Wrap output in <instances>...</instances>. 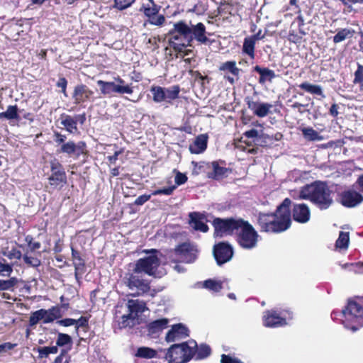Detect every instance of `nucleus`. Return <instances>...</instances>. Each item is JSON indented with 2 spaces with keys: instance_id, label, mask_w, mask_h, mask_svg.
Instances as JSON below:
<instances>
[{
  "instance_id": "f257e3e1",
  "label": "nucleus",
  "mask_w": 363,
  "mask_h": 363,
  "mask_svg": "<svg viewBox=\"0 0 363 363\" xmlns=\"http://www.w3.org/2000/svg\"><path fill=\"white\" fill-rule=\"evenodd\" d=\"M290 205L291 200L285 199L274 213H260L258 223L261 230L267 233H279L289 228L291 223Z\"/></svg>"
},
{
  "instance_id": "f03ea898",
  "label": "nucleus",
  "mask_w": 363,
  "mask_h": 363,
  "mask_svg": "<svg viewBox=\"0 0 363 363\" xmlns=\"http://www.w3.org/2000/svg\"><path fill=\"white\" fill-rule=\"evenodd\" d=\"M291 196L296 199L310 200L321 209L328 208L333 203L330 190L320 182L305 185L298 191H292Z\"/></svg>"
},
{
  "instance_id": "7ed1b4c3",
  "label": "nucleus",
  "mask_w": 363,
  "mask_h": 363,
  "mask_svg": "<svg viewBox=\"0 0 363 363\" xmlns=\"http://www.w3.org/2000/svg\"><path fill=\"white\" fill-rule=\"evenodd\" d=\"M240 225L236 232L237 240L241 247L252 250L257 245L259 235L254 227L248 222L240 219Z\"/></svg>"
},
{
  "instance_id": "20e7f679",
  "label": "nucleus",
  "mask_w": 363,
  "mask_h": 363,
  "mask_svg": "<svg viewBox=\"0 0 363 363\" xmlns=\"http://www.w3.org/2000/svg\"><path fill=\"white\" fill-rule=\"evenodd\" d=\"M193 346L186 343L181 345L175 344L168 350L165 358L169 363H186L189 361L194 354V348L196 346L195 342H192Z\"/></svg>"
},
{
  "instance_id": "39448f33",
  "label": "nucleus",
  "mask_w": 363,
  "mask_h": 363,
  "mask_svg": "<svg viewBox=\"0 0 363 363\" xmlns=\"http://www.w3.org/2000/svg\"><path fill=\"white\" fill-rule=\"evenodd\" d=\"M96 83L101 93L105 96H112L113 94H131L133 92V87L119 77L111 82L98 80Z\"/></svg>"
},
{
  "instance_id": "423d86ee",
  "label": "nucleus",
  "mask_w": 363,
  "mask_h": 363,
  "mask_svg": "<svg viewBox=\"0 0 363 363\" xmlns=\"http://www.w3.org/2000/svg\"><path fill=\"white\" fill-rule=\"evenodd\" d=\"M147 256L140 258L135 262V271L144 272L150 276H155L156 270L160 264L159 252L155 249L147 252Z\"/></svg>"
},
{
  "instance_id": "0eeeda50",
  "label": "nucleus",
  "mask_w": 363,
  "mask_h": 363,
  "mask_svg": "<svg viewBox=\"0 0 363 363\" xmlns=\"http://www.w3.org/2000/svg\"><path fill=\"white\" fill-rule=\"evenodd\" d=\"M128 313L122 316L120 325L122 328L133 327L138 323V315L146 309L145 303L139 300H129L127 303Z\"/></svg>"
},
{
  "instance_id": "6e6552de",
  "label": "nucleus",
  "mask_w": 363,
  "mask_h": 363,
  "mask_svg": "<svg viewBox=\"0 0 363 363\" xmlns=\"http://www.w3.org/2000/svg\"><path fill=\"white\" fill-rule=\"evenodd\" d=\"M342 313L348 320L357 323L356 325H353L351 327L345 324V328H350L353 332H355L363 326V306L357 301L349 300L345 309L342 311Z\"/></svg>"
},
{
  "instance_id": "1a4fd4ad",
  "label": "nucleus",
  "mask_w": 363,
  "mask_h": 363,
  "mask_svg": "<svg viewBox=\"0 0 363 363\" xmlns=\"http://www.w3.org/2000/svg\"><path fill=\"white\" fill-rule=\"evenodd\" d=\"M177 30L185 36H188L191 42L193 38L202 44H206L208 42V38L206 36V27L202 23H198L189 27L183 21H179L177 23Z\"/></svg>"
},
{
  "instance_id": "9d476101",
  "label": "nucleus",
  "mask_w": 363,
  "mask_h": 363,
  "mask_svg": "<svg viewBox=\"0 0 363 363\" xmlns=\"http://www.w3.org/2000/svg\"><path fill=\"white\" fill-rule=\"evenodd\" d=\"M140 272H127L123 279L124 284L131 291H136L138 294H145L150 291V282L143 278Z\"/></svg>"
},
{
  "instance_id": "9b49d317",
  "label": "nucleus",
  "mask_w": 363,
  "mask_h": 363,
  "mask_svg": "<svg viewBox=\"0 0 363 363\" xmlns=\"http://www.w3.org/2000/svg\"><path fill=\"white\" fill-rule=\"evenodd\" d=\"M197 252L198 250L194 245L184 242L174 249L170 257L174 262L191 263L196 259Z\"/></svg>"
},
{
  "instance_id": "f8f14e48",
  "label": "nucleus",
  "mask_w": 363,
  "mask_h": 363,
  "mask_svg": "<svg viewBox=\"0 0 363 363\" xmlns=\"http://www.w3.org/2000/svg\"><path fill=\"white\" fill-rule=\"evenodd\" d=\"M51 174L48 178L52 189H60L67 183V176L62 165L56 160L50 162Z\"/></svg>"
},
{
  "instance_id": "ddd939ff",
  "label": "nucleus",
  "mask_w": 363,
  "mask_h": 363,
  "mask_svg": "<svg viewBox=\"0 0 363 363\" xmlns=\"http://www.w3.org/2000/svg\"><path fill=\"white\" fill-rule=\"evenodd\" d=\"M240 219H215L213 220V226L215 228V236L221 238L227 235L236 234L238 228L240 225Z\"/></svg>"
},
{
  "instance_id": "4468645a",
  "label": "nucleus",
  "mask_w": 363,
  "mask_h": 363,
  "mask_svg": "<svg viewBox=\"0 0 363 363\" xmlns=\"http://www.w3.org/2000/svg\"><path fill=\"white\" fill-rule=\"evenodd\" d=\"M60 316V311L57 307H52L48 310L40 309L31 313L29 318V325H35L40 320L44 323L54 321Z\"/></svg>"
},
{
  "instance_id": "2eb2a0df",
  "label": "nucleus",
  "mask_w": 363,
  "mask_h": 363,
  "mask_svg": "<svg viewBox=\"0 0 363 363\" xmlns=\"http://www.w3.org/2000/svg\"><path fill=\"white\" fill-rule=\"evenodd\" d=\"M169 44L176 52H181L186 47L191 46V39L180 33L177 30L175 23L174 28L169 32Z\"/></svg>"
},
{
  "instance_id": "dca6fc26",
  "label": "nucleus",
  "mask_w": 363,
  "mask_h": 363,
  "mask_svg": "<svg viewBox=\"0 0 363 363\" xmlns=\"http://www.w3.org/2000/svg\"><path fill=\"white\" fill-rule=\"evenodd\" d=\"M213 255L218 264L221 265L231 259L233 248L228 244L220 242L214 247Z\"/></svg>"
},
{
  "instance_id": "f3484780",
  "label": "nucleus",
  "mask_w": 363,
  "mask_h": 363,
  "mask_svg": "<svg viewBox=\"0 0 363 363\" xmlns=\"http://www.w3.org/2000/svg\"><path fill=\"white\" fill-rule=\"evenodd\" d=\"M245 101L248 108L250 109L255 116L259 118L267 116L269 113L271 108L273 107V105L271 104L255 101L250 96H247Z\"/></svg>"
},
{
  "instance_id": "a211bd4d",
  "label": "nucleus",
  "mask_w": 363,
  "mask_h": 363,
  "mask_svg": "<svg viewBox=\"0 0 363 363\" xmlns=\"http://www.w3.org/2000/svg\"><path fill=\"white\" fill-rule=\"evenodd\" d=\"M363 202V195L356 190L349 189L342 193V205L354 208Z\"/></svg>"
},
{
  "instance_id": "6ab92c4d",
  "label": "nucleus",
  "mask_w": 363,
  "mask_h": 363,
  "mask_svg": "<svg viewBox=\"0 0 363 363\" xmlns=\"http://www.w3.org/2000/svg\"><path fill=\"white\" fill-rule=\"evenodd\" d=\"M58 151L59 152L65 153L69 155H75L78 157L80 155L85 153L86 143L83 141L75 143L69 140L63 143Z\"/></svg>"
},
{
  "instance_id": "aec40b11",
  "label": "nucleus",
  "mask_w": 363,
  "mask_h": 363,
  "mask_svg": "<svg viewBox=\"0 0 363 363\" xmlns=\"http://www.w3.org/2000/svg\"><path fill=\"white\" fill-rule=\"evenodd\" d=\"M219 69L225 73H230L232 76L225 75L224 78L231 84H234L240 79V69H239L235 61H227L223 62Z\"/></svg>"
},
{
  "instance_id": "412c9836",
  "label": "nucleus",
  "mask_w": 363,
  "mask_h": 363,
  "mask_svg": "<svg viewBox=\"0 0 363 363\" xmlns=\"http://www.w3.org/2000/svg\"><path fill=\"white\" fill-rule=\"evenodd\" d=\"M94 94L93 91L84 84L77 85L72 94V99L75 104H82L88 101L91 96Z\"/></svg>"
},
{
  "instance_id": "4be33fe9",
  "label": "nucleus",
  "mask_w": 363,
  "mask_h": 363,
  "mask_svg": "<svg viewBox=\"0 0 363 363\" xmlns=\"http://www.w3.org/2000/svg\"><path fill=\"white\" fill-rule=\"evenodd\" d=\"M189 224L195 230L203 233L208 230V225L205 223L206 218L205 215L199 212H191L189 214Z\"/></svg>"
},
{
  "instance_id": "5701e85b",
  "label": "nucleus",
  "mask_w": 363,
  "mask_h": 363,
  "mask_svg": "<svg viewBox=\"0 0 363 363\" xmlns=\"http://www.w3.org/2000/svg\"><path fill=\"white\" fill-rule=\"evenodd\" d=\"M310 216V210L307 205L304 203L294 205L293 208V217L296 221L305 223L309 220Z\"/></svg>"
},
{
  "instance_id": "b1692460",
  "label": "nucleus",
  "mask_w": 363,
  "mask_h": 363,
  "mask_svg": "<svg viewBox=\"0 0 363 363\" xmlns=\"http://www.w3.org/2000/svg\"><path fill=\"white\" fill-rule=\"evenodd\" d=\"M263 320L266 327L275 328L286 324L285 319L278 315L275 311H267L264 315Z\"/></svg>"
},
{
  "instance_id": "393cba45",
  "label": "nucleus",
  "mask_w": 363,
  "mask_h": 363,
  "mask_svg": "<svg viewBox=\"0 0 363 363\" xmlns=\"http://www.w3.org/2000/svg\"><path fill=\"white\" fill-rule=\"evenodd\" d=\"M187 329L182 324L175 325L167 333L166 340L168 342H174L188 335Z\"/></svg>"
},
{
  "instance_id": "a878e982",
  "label": "nucleus",
  "mask_w": 363,
  "mask_h": 363,
  "mask_svg": "<svg viewBox=\"0 0 363 363\" xmlns=\"http://www.w3.org/2000/svg\"><path fill=\"white\" fill-rule=\"evenodd\" d=\"M208 137L205 134H201L196 137L194 142L189 145V150L191 153L199 154L203 152L207 147Z\"/></svg>"
},
{
  "instance_id": "bb28decb",
  "label": "nucleus",
  "mask_w": 363,
  "mask_h": 363,
  "mask_svg": "<svg viewBox=\"0 0 363 363\" xmlns=\"http://www.w3.org/2000/svg\"><path fill=\"white\" fill-rule=\"evenodd\" d=\"M254 70L260 75L259 79V82L260 84H264L266 81L271 82L276 77L274 72L269 68H264L257 65L254 67Z\"/></svg>"
},
{
  "instance_id": "cd10ccee",
  "label": "nucleus",
  "mask_w": 363,
  "mask_h": 363,
  "mask_svg": "<svg viewBox=\"0 0 363 363\" xmlns=\"http://www.w3.org/2000/svg\"><path fill=\"white\" fill-rule=\"evenodd\" d=\"M167 318H161L150 323L147 325L149 333L154 334L159 333L167 327Z\"/></svg>"
},
{
  "instance_id": "c85d7f7f",
  "label": "nucleus",
  "mask_w": 363,
  "mask_h": 363,
  "mask_svg": "<svg viewBox=\"0 0 363 363\" xmlns=\"http://www.w3.org/2000/svg\"><path fill=\"white\" fill-rule=\"evenodd\" d=\"M61 124L65 126L67 131L70 133L78 132L77 126V120L70 116H65L61 118Z\"/></svg>"
},
{
  "instance_id": "c756f323",
  "label": "nucleus",
  "mask_w": 363,
  "mask_h": 363,
  "mask_svg": "<svg viewBox=\"0 0 363 363\" xmlns=\"http://www.w3.org/2000/svg\"><path fill=\"white\" fill-rule=\"evenodd\" d=\"M20 280L15 277L8 279H0V292L4 291H14Z\"/></svg>"
},
{
  "instance_id": "7c9ffc66",
  "label": "nucleus",
  "mask_w": 363,
  "mask_h": 363,
  "mask_svg": "<svg viewBox=\"0 0 363 363\" xmlns=\"http://www.w3.org/2000/svg\"><path fill=\"white\" fill-rule=\"evenodd\" d=\"M147 1L148 3L144 4L140 10H143L145 15L150 18L158 13L160 7L156 5L153 0Z\"/></svg>"
},
{
  "instance_id": "2f4dec72",
  "label": "nucleus",
  "mask_w": 363,
  "mask_h": 363,
  "mask_svg": "<svg viewBox=\"0 0 363 363\" xmlns=\"http://www.w3.org/2000/svg\"><path fill=\"white\" fill-rule=\"evenodd\" d=\"M299 87L301 89L306 91L310 94H315L318 96H321L322 97H325V96L323 93V91H322V88L319 85L312 84L307 82H305L301 83L299 85Z\"/></svg>"
},
{
  "instance_id": "473e14b6",
  "label": "nucleus",
  "mask_w": 363,
  "mask_h": 363,
  "mask_svg": "<svg viewBox=\"0 0 363 363\" xmlns=\"http://www.w3.org/2000/svg\"><path fill=\"white\" fill-rule=\"evenodd\" d=\"M152 94V99L156 103L165 101L164 88L159 86H153L150 89Z\"/></svg>"
},
{
  "instance_id": "72a5a7b5",
  "label": "nucleus",
  "mask_w": 363,
  "mask_h": 363,
  "mask_svg": "<svg viewBox=\"0 0 363 363\" xmlns=\"http://www.w3.org/2000/svg\"><path fill=\"white\" fill-rule=\"evenodd\" d=\"M0 118H6L8 120L18 119L17 106H9L4 112L0 113Z\"/></svg>"
},
{
  "instance_id": "f704fd0d",
  "label": "nucleus",
  "mask_w": 363,
  "mask_h": 363,
  "mask_svg": "<svg viewBox=\"0 0 363 363\" xmlns=\"http://www.w3.org/2000/svg\"><path fill=\"white\" fill-rule=\"evenodd\" d=\"M255 42L253 39L245 38L243 43L242 51L247 54L251 58L255 57Z\"/></svg>"
},
{
  "instance_id": "c9c22d12",
  "label": "nucleus",
  "mask_w": 363,
  "mask_h": 363,
  "mask_svg": "<svg viewBox=\"0 0 363 363\" xmlns=\"http://www.w3.org/2000/svg\"><path fill=\"white\" fill-rule=\"evenodd\" d=\"M301 132L304 138L310 141L321 140L322 137L319 133L312 128H303Z\"/></svg>"
},
{
  "instance_id": "e433bc0d",
  "label": "nucleus",
  "mask_w": 363,
  "mask_h": 363,
  "mask_svg": "<svg viewBox=\"0 0 363 363\" xmlns=\"http://www.w3.org/2000/svg\"><path fill=\"white\" fill-rule=\"evenodd\" d=\"M180 89L178 86H172L169 88H164V97L166 102H171L178 98Z\"/></svg>"
},
{
  "instance_id": "4c0bfd02",
  "label": "nucleus",
  "mask_w": 363,
  "mask_h": 363,
  "mask_svg": "<svg viewBox=\"0 0 363 363\" xmlns=\"http://www.w3.org/2000/svg\"><path fill=\"white\" fill-rule=\"evenodd\" d=\"M39 358H47L50 354H57L58 347L57 346L40 347L37 349Z\"/></svg>"
},
{
  "instance_id": "58836bf2",
  "label": "nucleus",
  "mask_w": 363,
  "mask_h": 363,
  "mask_svg": "<svg viewBox=\"0 0 363 363\" xmlns=\"http://www.w3.org/2000/svg\"><path fill=\"white\" fill-rule=\"evenodd\" d=\"M13 264L6 262L4 258L0 259V276L10 277L13 273Z\"/></svg>"
},
{
  "instance_id": "ea45409f",
  "label": "nucleus",
  "mask_w": 363,
  "mask_h": 363,
  "mask_svg": "<svg viewBox=\"0 0 363 363\" xmlns=\"http://www.w3.org/2000/svg\"><path fill=\"white\" fill-rule=\"evenodd\" d=\"M72 257L76 271L75 274L76 276H77V272L82 269L84 265V260L81 258L79 252L73 248H72Z\"/></svg>"
},
{
  "instance_id": "a19ab883",
  "label": "nucleus",
  "mask_w": 363,
  "mask_h": 363,
  "mask_svg": "<svg viewBox=\"0 0 363 363\" xmlns=\"http://www.w3.org/2000/svg\"><path fill=\"white\" fill-rule=\"evenodd\" d=\"M157 352L155 350L150 347H139L136 352V356L142 358H153L156 356Z\"/></svg>"
},
{
  "instance_id": "79ce46f5",
  "label": "nucleus",
  "mask_w": 363,
  "mask_h": 363,
  "mask_svg": "<svg viewBox=\"0 0 363 363\" xmlns=\"http://www.w3.org/2000/svg\"><path fill=\"white\" fill-rule=\"evenodd\" d=\"M223 281L213 279H208L203 282V286L214 292L219 291L223 288Z\"/></svg>"
},
{
  "instance_id": "37998d69",
  "label": "nucleus",
  "mask_w": 363,
  "mask_h": 363,
  "mask_svg": "<svg viewBox=\"0 0 363 363\" xmlns=\"http://www.w3.org/2000/svg\"><path fill=\"white\" fill-rule=\"evenodd\" d=\"M195 347H197V350H196L197 359L206 358L211 353L210 347L206 344H201L199 347H197V345H196Z\"/></svg>"
},
{
  "instance_id": "c03bdc74",
  "label": "nucleus",
  "mask_w": 363,
  "mask_h": 363,
  "mask_svg": "<svg viewBox=\"0 0 363 363\" xmlns=\"http://www.w3.org/2000/svg\"><path fill=\"white\" fill-rule=\"evenodd\" d=\"M342 269H348L349 271L353 272L355 274L360 273L363 269V263H345L342 264Z\"/></svg>"
},
{
  "instance_id": "a18cd8bd",
  "label": "nucleus",
  "mask_w": 363,
  "mask_h": 363,
  "mask_svg": "<svg viewBox=\"0 0 363 363\" xmlns=\"http://www.w3.org/2000/svg\"><path fill=\"white\" fill-rule=\"evenodd\" d=\"M72 344V338L71 337L65 333H59L57 335V339L56 341V345L58 347H63L67 345H71Z\"/></svg>"
},
{
  "instance_id": "49530a36",
  "label": "nucleus",
  "mask_w": 363,
  "mask_h": 363,
  "mask_svg": "<svg viewBox=\"0 0 363 363\" xmlns=\"http://www.w3.org/2000/svg\"><path fill=\"white\" fill-rule=\"evenodd\" d=\"M4 256L6 257L9 259H21L22 257L21 252L16 248L11 249V250H4L2 252Z\"/></svg>"
},
{
  "instance_id": "de8ad7c7",
  "label": "nucleus",
  "mask_w": 363,
  "mask_h": 363,
  "mask_svg": "<svg viewBox=\"0 0 363 363\" xmlns=\"http://www.w3.org/2000/svg\"><path fill=\"white\" fill-rule=\"evenodd\" d=\"M354 169V163L350 160L342 162V172L343 174L348 176L350 175Z\"/></svg>"
},
{
  "instance_id": "09e8293b",
  "label": "nucleus",
  "mask_w": 363,
  "mask_h": 363,
  "mask_svg": "<svg viewBox=\"0 0 363 363\" xmlns=\"http://www.w3.org/2000/svg\"><path fill=\"white\" fill-rule=\"evenodd\" d=\"M212 169L213 171L214 177L218 178L225 174L226 172V169L222 167H220L216 162H213L211 164Z\"/></svg>"
},
{
  "instance_id": "8fccbe9b",
  "label": "nucleus",
  "mask_w": 363,
  "mask_h": 363,
  "mask_svg": "<svg viewBox=\"0 0 363 363\" xmlns=\"http://www.w3.org/2000/svg\"><path fill=\"white\" fill-rule=\"evenodd\" d=\"M134 1L135 0H114V6L119 10H123L131 6Z\"/></svg>"
},
{
  "instance_id": "3c124183",
  "label": "nucleus",
  "mask_w": 363,
  "mask_h": 363,
  "mask_svg": "<svg viewBox=\"0 0 363 363\" xmlns=\"http://www.w3.org/2000/svg\"><path fill=\"white\" fill-rule=\"evenodd\" d=\"M175 188H176L175 186H172L165 187L163 189H157L152 193V195H154V196L160 195V194L171 195L173 193Z\"/></svg>"
},
{
  "instance_id": "603ef678",
  "label": "nucleus",
  "mask_w": 363,
  "mask_h": 363,
  "mask_svg": "<svg viewBox=\"0 0 363 363\" xmlns=\"http://www.w3.org/2000/svg\"><path fill=\"white\" fill-rule=\"evenodd\" d=\"M165 21L164 16L163 15H155L152 17H150L148 20V22L155 26H162Z\"/></svg>"
},
{
  "instance_id": "864d4df0",
  "label": "nucleus",
  "mask_w": 363,
  "mask_h": 363,
  "mask_svg": "<svg viewBox=\"0 0 363 363\" xmlns=\"http://www.w3.org/2000/svg\"><path fill=\"white\" fill-rule=\"evenodd\" d=\"M23 260H24L25 263L27 264L29 266H31V267H36L40 266V259H38L37 258L29 257V256H28L26 255H25L23 257Z\"/></svg>"
},
{
  "instance_id": "5fc2aeb1",
  "label": "nucleus",
  "mask_w": 363,
  "mask_h": 363,
  "mask_svg": "<svg viewBox=\"0 0 363 363\" xmlns=\"http://www.w3.org/2000/svg\"><path fill=\"white\" fill-rule=\"evenodd\" d=\"M354 83H358L363 88V66L359 65L357 70L355 72Z\"/></svg>"
},
{
  "instance_id": "6e6d98bb",
  "label": "nucleus",
  "mask_w": 363,
  "mask_h": 363,
  "mask_svg": "<svg viewBox=\"0 0 363 363\" xmlns=\"http://www.w3.org/2000/svg\"><path fill=\"white\" fill-rule=\"evenodd\" d=\"M350 243V233L349 232L342 231V252L347 250Z\"/></svg>"
},
{
  "instance_id": "4d7b16f0",
  "label": "nucleus",
  "mask_w": 363,
  "mask_h": 363,
  "mask_svg": "<svg viewBox=\"0 0 363 363\" xmlns=\"http://www.w3.org/2000/svg\"><path fill=\"white\" fill-rule=\"evenodd\" d=\"M57 86L62 89V93L64 94L65 96H67L66 88L67 85V81L65 78L62 77L60 78L58 82H57Z\"/></svg>"
},
{
  "instance_id": "13d9d810",
  "label": "nucleus",
  "mask_w": 363,
  "mask_h": 363,
  "mask_svg": "<svg viewBox=\"0 0 363 363\" xmlns=\"http://www.w3.org/2000/svg\"><path fill=\"white\" fill-rule=\"evenodd\" d=\"M150 197H151V195H147V194L141 195L135 199L134 204H135L137 206H141V205L144 204L145 202H147L150 199Z\"/></svg>"
},
{
  "instance_id": "bf43d9fd",
  "label": "nucleus",
  "mask_w": 363,
  "mask_h": 363,
  "mask_svg": "<svg viewBox=\"0 0 363 363\" xmlns=\"http://www.w3.org/2000/svg\"><path fill=\"white\" fill-rule=\"evenodd\" d=\"M174 180H175V183L177 185H181V184H184L186 182L187 177L185 174H183L180 172H177V174L175 176Z\"/></svg>"
},
{
  "instance_id": "052dcab7",
  "label": "nucleus",
  "mask_w": 363,
  "mask_h": 363,
  "mask_svg": "<svg viewBox=\"0 0 363 363\" xmlns=\"http://www.w3.org/2000/svg\"><path fill=\"white\" fill-rule=\"evenodd\" d=\"M354 30L350 28L342 29V40L346 38H350L353 36Z\"/></svg>"
},
{
  "instance_id": "680f3d73",
  "label": "nucleus",
  "mask_w": 363,
  "mask_h": 363,
  "mask_svg": "<svg viewBox=\"0 0 363 363\" xmlns=\"http://www.w3.org/2000/svg\"><path fill=\"white\" fill-rule=\"evenodd\" d=\"M77 323L76 319L72 318H65L63 320H60L58 321V323L62 326L67 327L71 325H75Z\"/></svg>"
},
{
  "instance_id": "e2e57ef3",
  "label": "nucleus",
  "mask_w": 363,
  "mask_h": 363,
  "mask_svg": "<svg viewBox=\"0 0 363 363\" xmlns=\"http://www.w3.org/2000/svg\"><path fill=\"white\" fill-rule=\"evenodd\" d=\"M15 345L10 342H6L0 345V354L6 352L9 350H12Z\"/></svg>"
},
{
  "instance_id": "0e129e2a",
  "label": "nucleus",
  "mask_w": 363,
  "mask_h": 363,
  "mask_svg": "<svg viewBox=\"0 0 363 363\" xmlns=\"http://www.w3.org/2000/svg\"><path fill=\"white\" fill-rule=\"evenodd\" d=\"M220 362L221 363H242L240 360L231 358L225 354H222Z\"/></svg>"
},
{
  "instance_id": "69168bd1",
  "label": "nucleus",
  "mask_w": 363,
  "mask_h": 363,
  "mask_svg": "<svg viewBox=\"0 0 363 363\" xmlns=\"http://www.w3.org/2000/svg\"><path fill=\"white\" fill-rule=\"evenodd\" d=\"M77 323H75V326L77 330L78 328L86 327L88 324V320L85 317H81L79 319L76 320Z\"/></svg>"
},
{
  "instance_id": "338daca9",
  "label": "nucleus",
  "mask_w": 363,
  "mask_h": 363,
  "mask_svg": "<svg viewBox=\"0 0 363 363\" xmlns=\"http://www.w3.org/2000/svg\"><path fill=\"white\" fill-rule=\"evenodd\" d=\"M54 136H55V141L57 143V144H63V143H65V140H66V136L65 135H62L61 133H58V132H55V134H54Z\"/></svg>"
},
{
  "instance_id": "774afa93",
  "label": "nucleus",
  "mask_w": 363,
  "mask_h": 363,
  "mask_svg": "<svg viewBox=\"0 0 363 363\" xmlns=\"http://www.w3.org/2000/svg\"><path fill=\"white\" fill-rule=\"evenodd\" d=\"M245 136L248 138H254L258 136V131L255 129H251L250 130L246 131L244 133Z\"/></svg>"
}]
</instances>
